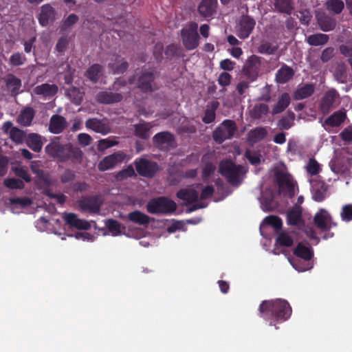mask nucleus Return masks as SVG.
Returning a JSON list of instances; mask_svg holds the SVG:
<instances>
[{"label":"nucleus","instance_id":"f704fd0d","mask_svg":"<svg viewBox=\"0 0 352 352\" xmlns=\"http://www.w3.org/2000/svg\"><path fill=\"white\" fill-rule=\"evenodd\" d=\"M103 67L98 63L93 64L86 71V77L93 83L98 82L102 76Z\"/></svg>","mask_w":352,"mask_h":352},{"label":"nucleus","instance_id":"5fc2aeb1","mask_svg":"<svg viewBox=\"0 0 352 352\" xmlns=\"http://www.w3.org/2000/svg\"><path fill=\"white\" fill-rule=\"evenodd\" d=\"M26 61L25 56L21 52L13 53L10 57V64L14 67L23 65Z\"/></svg>","mask_w":352,"mask_h":352},{"label":"nucleus","instance_id":"ea45409f","mask_svg":"<svg viewBox=\"0 0 352 352\" xmlns=\"http://www.w3.org/2000/svg\"><path fill=\"white\" fill-rule=\"evenodd\" d=\"M274 8L280 13L291 14L294 9L292 0H274Z\"/></svg>","mask_w":352,"mask_h":352},{"label":"nucleus","instance_id":"f03ea898","mask_svg":"<svg viewBox=\"0 0 352 352\" xmlns=\"http://www.w3.org/2000/svg\"><path fill=\"white\" fill-rule=\"evenodd\" d=\"M59 138H56L45 146L46 153L60 162L72 161L73 163H81L82 159V151L71 144H60Z\"/></svg>","mask_w":352,"mask_h":352},{"label":"nucleus","instance_id":"a878e982","mask_svg":"<svg viewBox=\"0 0 352 352\" xmlns=\"http://www.w3.org/2000/svg\"><path fill=\"white\" fill-rule=\"evenodd\" d=\"M346 118V112L342 110L334 112L328 117L323 123V126L338 127L340 126Z\"/></svg>","mask_w":352,"mask_h":352},{"label":"nucleus","instance_id":"052dcab7","mask_svg":"<svg viewBox=\"0 0 352 352\" xmlns=\"http://www.w3.org/2000/svg\"><path fill=\"white\" fill-rule=\"evenodd\" d=\"M340 217L342 221L346 222L352 221V204H346L342 206Z\"/></svg>","mask_w":352,"mask_h":352},{"label":"nucleus","instance_id":"6e6d98bb","mask_svg":"<svg viewBox=\"0 0 352 352\" xmlns=\"http://www.w3.org/2000/svg\"><path fill=\"white\" fill-rule=\"evenodd\" d=\"M105 225L109 231L111 232L113 236L118 235L121 233V224L118 221L113 219H109L106 221Z\"/></svg>","mask_w":352,"mask_h":352},{"label":"nucleus","instance_id":"dca6fc26","mask_svg":"<svg viewBox=\"0 0 352 352\" xmlns=\"http://www.w3.org/2000/svg\"><path fill=\"white\" fill-rule=\"evenodd\" d=\"M128 68V62L118 54H113L108 64L109 72L113 74H122Z\"/></svg>","mask_w":352,"mask_h":352},{"label":"nucleus","instance_id":"4be33fe9","mask_svg":"<svg viewBox=\"0 0 352 352\" xmlns=\"http://www.w3.org/2000/svg\"><path fill=\"white\" fill-rule=\"evenodd\" d=\"M316 19L318 26L322 31L329 32L336 28V21L333 16L323 13L317 15Z\"/></svg>","mask_w":352,"mask_h":352},{"label":"nucleus","instance_id":"a211bd4d","mask_svg":"<svg viewBox=\"0 0 352 352\" xmlns=\"http://www.w3.org/2000/svg\"><path fill=\"white\" fill-rule=\"evenodd\" d=\"M67 122L62 116L54 114L50 120L49 131L54 134H60L67 127Z\"/></svg>","mask_w":352,"mask_h":352},{"label":"nucleus","instance_id":"6ab92c4d","mask_svg":"<svg viewBox=\"0 0 352 352\" xmlns=\"http://www.w3.org/2000/svg\"><path fill=\"white\" fill-rule=\"evenodd\" d=\"M217 0H201L198 6V12L203 17L212 16L217 10Z\"/></svg>","mask_w":352,"mask_h":352},{"label":"nucleus","instance_id":"0eeeda50","mask_svg":"<svg viewBox=\"0 0 352 352\" xmlns=\"http://www.w3.org/2000/svg\"><path fill=\"white\" fill-rule=\"evenodd\" d=\"M133 164L138 174L146 178H153L160 170L157 162L143 157L136 158Z\"/></svg>","mask_w":352,"mask_h":352},{"label":"nucleus","instance_id":"0e129e2a","mask_svg":"<svg viewBox=\"0 0 352 352\" xmlns=\"http://www.w3.org/2000/svg\"><path fill=\"white\" fill-rule=\"evenodd\" d=\"M76 178V174L74 170L67 168L61 174L60 179L63 184H67L74 181Z\"/></svg>","mask_w":352,"mask_h":352},{"label":"nucleus","instance_id":"de8ad7c7","mask_svg":"<svg viewBox=\"0 0 352 352\" xmlns=\"http://www.w3.org/2000/svg\"><path fill=\"white\" fill-rule=\"evenodd\" d=\"M6 86L12 88V93L16 94L21 87V80L13 74H9L6 81Z\"/></svg>","mask_w":352,"mask_h":352},{"label":"nucleus","instance_id":"f257e3e1","mask_svg":"<svg viewBox=\"0 0 352 352\" xmlns=\"http://www.w3.org/2000/svg\"><path fill=\"white\" fill-rule=\"evenodd\" d=\"M258 311L261 318L265 320H270V326H274L278 329L276 322H282L288 320L292 310L287 300L277 298L263 300L258 307Z\"/></svg>","mask_w":352,"mask_h":352},{"label":"nucleus","instance_id":"412c9836","mask_svg":"<svg viewBox=\"0 0 352 352\" xmlns=\"http://www.w3.org/2000/svg\"><path fill=\"white\" fill-rule=\"evenodd\" d=\"M287 223L289 226L300 227L304 226L305 221L302 217V208L296 207L287 212Z\"/></svg>","mask_w":352,"mask_h":352},{"label":"nucleus","instance_id":"864d4df0","mask_svg":"<svg viewBox=\"0 0 352 352\" xmlns=\"http://www.w3.org/2000/svg\"><path fill=\"white\" fill-rule=\"evenodd\" d=\"M263 222L269 226L273 227L276 232L280 230L283 226V221L281 219L277 216H268L265 217Z\"/></svg>","mask_w":352,"mask_h":352},{"label":"nucleus","instance_id":"1a4fd4ad","mask_svg":"<svg viewBox=\"0 0 352 352\" xmlns=\"http://www.w3.org/2000/svg\"><path fill=\"white\" fill-rule=\"evenodd\" d=\"M156 71L155 69H142L138 78V88L144 93L154 91L153 83L155 80Z\"/></svg>","mask_w":352,"mask_h":352},{"label":"nucleus","instance_id":"6e6552de","mask_svg":"<svg viewBox=\"0 0 352 352\" xmlns=\"http://www.w3.org/2000/svg\"><path fill=\"white\" fill-rule=\"evenodd\" d=\"M153 142L161 151L173 149L177 146L174 134L169 131H162L156 133L153 138Z\"/></svg>","mask_w":352,"mask_h":352},{"label":"nucleus","instance_id":"b1692460","mask_svg":"<svg viewBox=\"0 0 352 352\" xmlns=\"http://www.w3.org/2000/svg\"><path fill=\"white\" fill-rule=\"evenodd\" d=\"M55 14L54 9L48 3L44 4L41 8V12L38 16L40 25L45 27L49 24L50 20L54 19Z\"/></svg>","mask_w":352,"mask_h":352},{"label":"nucleus","instance_id":"79ce46f5","mask_svg":"<svg viewBox=\"0 0 352 352\" xmlns=\"http://www.w3.org/2000/svg\"><path fill=\"white\" fill-rule=\"evenodd\" d=\"M294 244L293 238L284 231L278 233L275 240V245L280 247L290 248Z\"/></svg>","mask_w":352,"mask_h":352},{"label":"nucleus","instance_id":"69168bd1","mask_svg":"<svg viewBox=\"0 0 352 352\" xmlns=\"http://www.w3.org/2000/svg\"><path fill=\"white\" fill-rule=\"evenodd\" d=\"M136 174L132 165H129L126 168H123L118 173V177L121 179L133 177Z\"/></svg>","mask_w":352,"mask_h":352},{"label":"nucleus","instance_id":"bb28decb","mask_svg":"<svg viewBox=\"0 0 352 352\" xmlns=\"http://www.w3.org/2000/svg\"><path fill=\"white\" fill-rule=\"evenodd\" d=\"M177 198L188 204L194 203L198 200L199 193L192 188H185L180 189L176 194Z\"/></svg>","mask_w":352,"mask_h":352},{"label":"nucleus","instance_id":"e433bc0d","mask_svg":"<svg viewBox=\"0 0 352 352\" xmlns=\"http://www.w3.org/2000/svg\"><path fill=\"white\" fill-rule=\"evenodd\" d=\"M290 96L287 93H283L272 109V114L276 115L283 112L290 104Z\"/></svg>","mask_w":352,"mask_h":352},{"label":"nucleus","instance_id":"e2e57ef3","mask_svg":"<svg viewBox=\"0 0 352 352\" xmlns=\"http://www.w3.org/2000/svg\"><path fill=\"white\" fill-rule=\"evenodd\" d=\"M10 204L12 205L19 204L21 207H27L32 204V200L29 197H12L9 199Z\"/></svg>","mask_w":352,"mask_h":352},{"label":"nucleus","instance_id":"603ef678","mask_svg":"<svg viewBox=\"0 0 352 352\" xmlns=\"http://www.w3.org/2000/svg\"><path fill=\"white\" fill-rule=\"evenodd\" d=\"M3 184L9 189H20L22 190L25 188V184L23 181L16 178H7L3 181Z\"/></svg>","mask_w":352,"mask_h":352},{"label":"nucleus","instance_id":"a18cd8bd","mask_svg":"<svg viewBox=\"0 0 352 352\" xmlns=\"http://www.w3.org/2000/svg\"><path fill=\"white\" fill-rule=\"evenodd\" d=\"M325 5L327 9L335 14H340L344 8V3L342 0H328Z\"/></svg>","mask_w":352,"mask_h":352},{"label":"nucleus","instance_id":"c756f323","mask_svg":"<svg viewBox=\"0 0 352 352\" xmlns=\"http://www.w3.org/2000/svg\"><path fill=\"white\" fill-rule=\"evenodd\" d=\"M25 143L33 151L38 153L41 151L43 142L42 137L38 133H30L25 139Z\"/></svg>","mask_w":352,"mask_h":352},{"label":"nucleus","instance_id":"473e14b6","mask_svg":"<svg viewBox=\"0 0 352 352\" xmlns=\"http://www.w3.org/2000/svg\"><path fill=\"white\" fill-rule=\"evenodd\" d=\"M267 131L264 127H256L250 131L248 133V142L251 144L257 143L267 136Z\"/></svg>","mask_w":352,"mask_h":352},{"label":"nucleus","instance_id":"7ed1b4c3","mask_svg":"<svg viewBox=\"0 0 352 352\" xmlns=\"http://www.w3.org/2000/svg\"><path fill=\"white\" fill-rule=\"evenodd\" d=\"M219 172L229 184L238 186L242 181L244 168L241 165L235 164L231 160H224L219 163Z\"/></svg>","mask_w":352,"mask_h":352},{"label":"nucleus","instance_id":"37998d69","mask_svg":"<svg viewBox=\"0 0 352 352\" xmlns=\"http://www.w3.org/2000/svg\"><path fill=\"white\" fill-rule=\"evenodd\" d=\"M276 180L280 187L287 186L289 192L294 194V186L289 180L288 175L283 172H278L275 175Z\"/></svg>","mask_w":352,"mask_h":352},{"label":"nucleus","instance_id":"2f4dec72","mask_svg":"<svg viewBox=\"0 0 352 352\" xmlns=\"http://www.w3.org/2000/svg\"><path fill=\"white\" fill-rule=\"evenodd\" d=\"M151 128L152 125L149 122L142 121L134 125V134L140 139L148 140L151 135Z\"/></svg>","mask_w":352,"mask_h":352},{"label":"nucleus","instance_id":"680f3d73","mask_svg":"<svg viewBox=\"0 0 352 352\" xmlns=\"http://www.w3.org/2000/svg\"><path fill=\"white\" fill-rule=\"evenodd\" d=\"M320 170V167L319 163L314 158L310 159L307 166V173L311 175H316Z\"/></svg>","mask_w":352,"mask_h":352},{"label":"nucleus","instance_id":"f8f14e48","mask_svg":"<svg viewBox=\"0 0 352 352\" xmlns=\"http://www.w3.org/2000/svg\"><path fill=\"white\" fill-rule=\"evenodd\" d=\"M255 25L256 21L252 17L248 15L242 16L238 24L237 36L241 39L248 38Z\"/></svg>","mask_w":352,"mask_h":352},{"label":"nucleus","instance_id":"4c0bfd02","mask_svg":"<svg viewBox=\"0 0 352 352\" xmlns=\"http://www.w3.org/2000/svg\"><path fill=\"white\" fill-rule=\"evenodd\" d=\"M269 112V107L266 104L259 103L254 105L250 110V114L253 119H261L266 116Z\"/></svg>","mask_w":352,"mask_h":352},{"label":"nucleus","instance_id":"338daca9","mask_svg":"<svg viewBox=\"0 0 352 352\" xmlns=\"http://www.w3.org/2000/svg\"><path fill=\"white\" fill-rule=\"evenodd\" d=\"M14 173L15 175L23 179L26 182H30L31 181V177L30 174L28 173V171L26 168L25 167H19V168H15L14 169Z\"/></svg>","mask_w":352,"mask_h":352},{"label":"nucleus","instance_id":"09e8293b","mask_svg":"<svg viewBox=\"0 0 352 352\" xmlns=\"http://www.w3.org/2000/svg\"><path fill=\"white\" fill-rule=\"evenodd\" d=\"M10 138L16 144H22L26 139L25 132L19 128L13 127L10 131Z\"/></svg>","mask_w":352,"mask_h":352},{"label":"nucleus","instance_id":"5701e85b","mask_svg":"<svg viewBox=\"0 0 352 352\" xmlns=\"http://www.w3.org/2000/svg\"><path fill=\"white\" fill-rule=\"evenodd\" d=\"M331 170L338 174H346L351 166V162L346 157H337L330 163Z\"/></svg>","mask_w":352,"mask_h":352},{"label":"nucleus","instance_id":"f3484780","mask_svg":"<svg viewBox=\"0 0 352 352\" xmlns=\"http://www.w3.org/2000/svg\"><path fill=\"white\" fill-rule=\"evenodd\" d=\"M312 198L318 202L322 201L325 197L328 186L324 182L318 179L311 181Z\"/></svg>","mask_w":352,"mask_h":352},{"label":"nucleus","instance_id":"72a5a7b5","mask_svg":"<svg viewBox=\"0 0 352 352\" xmlns=\"http://www.w3.org/2000/svg\"><path fill=\"white\" fill-rule=\"evenodd\" d=\"M294 254L305 261H310L314 256V251L311 248L307 247L302 243H298L294 250Z\"/></svg>","mask_w":352,"mask_h":352},{"label":"nucleus","instance_id":"c03bdc74","mask_svg":"<svg viewBox=\"0 0 352 352\" xmlns=\"http://www.w3.org/2000/svg\"><path fill=\"white\" fill-rule=\"evenodd\" d=\"M218 107V102H213L210 108H207L205 111L202 121L205 124H210L213 122L216 118V109Z\"/></svg>","mask_w":352,"mask_h":352},{"label":"nucleus","instance_id":"2eb2a0df","mask_svg":"<svg viewBox=\"0 0 352 352\" xmlns=\"http://www.w3.org/2000/svg\"><path fill=\"white\" fill-rule=\"evenodd\" d=\"M338 98L339 94L336 89L327 91L322 96L319 104L321 113L324 115L329 113Z\"/></svg>","mask_w":352,"mask_h":352},{"label":"nucleus","instance_id":"49530a36","mask_svg":"<svg viewBox=\"0 0 352 352\" xmlns=\"http://www.w3.org/2000/svg\"><path fill=\"white\" fill-rule=\"evenodd\" d=\"M295 115L293 112L289 111L287 115L283 116L278 122V126L280 129L287 130L293 124Z\"/></svg>","mask_w":352,"mask_h":352},{"label":"nucleus","instance_id":"a19ab883","mask_svg":"<svg viewBox=\"0 0 352 352\" xmlns=\"http://www.w3.org/2000/svg\"><path fill=\"white\" fill-rule=\"evenodd\" d=\"M335 79L340 83L344 84L348 81L347 67L344 63L338 64L333 72Z\"/></svg>","mask_w":352,"mask_h":352},{"label":"nucleus","instance_id":"393cba45","mask_svg":"<svg viewBox=\"0 0 352 352\" xmlns=\"http://www.w3.org/2000/svg\"><path fill=\"white\" fill-rule=\"evenodd\" d=\"M85 126L87 129L103 135H106L110 131L109 126L98 118L88 119L85 122Z\"/></svg>","mask_w":352,"mask_h":352},{"label":"nucleus","instance_id":"13d9d810","mask_svg":"<svg viewBox=\"0 0 352 352\" xmlns=\"http://www.w3.org/2000/svg\"><path fill=\"white\" fill-rule=\"evenodd\" d=\"M69 37L66 35L62 36L57 41L55 47L56 50L60 54H63L66 51L69 45Z\"/></svg>","mask_w":352,"mask_h":352},{"label":"nucleus","instance_id":"3c124183","mask_svg":"<svg viewBox=\"0 0 352 352\" xmlns=\"http://www.w3.org/2000/svg\"><path fill=\"white\" fill-rule=\"evenodd\" d=\"M67 96L69 98L71 101L75 104H80L83 100L82 93L80 92L79 89L76 87H72L67 91Z\"/></svg>","mask_w":352,"mask_h":352},{"label":"nucleus","instance_id":"4468645a","mask_svg":"<svg viewBox=\"0 0 352 352\" xmlns=\"http://www.w3.org/2000/svg\"><path fill=\"white\" fill-rule=\"evenodd\" d=\"M102 204V201L98 196H87L78 201L82 211L91 213H98Z\"/></svg>","mask_w":352,"mask_h":352},{"label":"nucleus","instance_id":"aec40b11","mask_svg":"<svg viewBox=\"0 0 352 352\" xmlns=\"http://www.w3.org/2000/svg\"><path fill=\"white\" fill-rule=\"evenodd\" d=\"M97 102L101 104L117 103L123 99V96L119 93H113L107 91H100L96 94Z\"/></svg>","mask_w":352,"mask_h":352},{"label":"nucleus","instance_id":"cd10ccee","mask_svg":"<svg viewBox=\"0 0 352 352\" xmlns=\"http://www.w3.org/2000/svg\"><path fill=\"white\" fill-rule=\"evenodd\" d=\"M294 76V69L288 65L283 64L276 72V81L279 84H285L290 80Z\"/></svg>","mask_w":352,"mask_h":352},{"label":"nucleus","instance_id":"39448f33","mask_svg":"<svg viewBox=\"0 0 352 352\" xmlns=\"http://www.w3.org/2000/svg\"><path fill=\"white\" fill-rule=\"evenodd\" d=\"M237 130L236 123L232 120H225L212 132L213 140L217 144L233 138Z\"/></svg>","mask_w":352,"mask_h":352},{"label":"nucleus","instance_id":"58836bf2","mask_svg":"<svg viewBox=\"0 0 352 352\" xmlns=\"http://www.w3.org/2000/svg\"><path fill=\"white\" fill-rule=\"evenodd\" d=\"M329 37L327 34L318 33L309 35L307 38V42L311 46L324 45L329 41Z\"/></svg>","mask_w":352,"mask_h":352},{"label":"nucleus","instance_id":"9b49d317","mask_svg":"<svg viewBox=\"0 0 352 352\" xmlns=\"http://www.w3.org/2000/svg\"><path fill=\"white\" fill-rule=\"evenodd\" d=\"M315 226L322 231H327L332 226H336L337 223L333 222L330 214L324 209H320L314 217Z\"/></svg>","mask_w":352,"mask_h":352},{"label":"nucleus","instance_id":"7c9ffc66","mask_svg":"<svg viewBox=\"0 0 352 352\" xmlns=\"http://www.w3.org/2000/svg\"><path fill=\"white\" fill-rule=\"evenodd\" d=\"M34 92L36 95H41L45 98L52 97L58 92V87L56 85H50L48 83H43L41 85L36 86L34 89Z\"/></svg>","mask_w":352,"mask_h":352},{"label":"nucleus","instance_id":"774afa93","mask_svg":"<svg viewBox=\"0 0 352 352\" xmlns=\"http://www.w3.org/2000/svg\"><path fill=\"white\" fill-rule=\"evenodd\" d=\"M340 52L344 57L348 58V63H352V47L347 45H340L339 47Z\"/></svg>","mask_w":352,"mask_h":352},{"label":"nucleus","instance_id":"423d86ee","mask_svg":"<svg viewBox=\"0 0 352 352\" xmlns=\"http://www.w3.org/2000/svg\"><path fill=\"white\" fill-rule=\"evenodd\" d=\"M147 211L151 214L170 213L174 212L177 206L175 201L164 197H160L150 200L146 206Z\"/></svg>","mask_w":352,"mask_h":352},{"label":"nucleus","instance_id":"9d476101","mask_svg":"<svg viewBox=\"0 0 352 352\" xmlns=\"http://www.w3.org/2000/svg\"><path fill=\"white\" fill-rule=\"evenodd\" d=\"M261 61L258 57L253 55L245 62L243 68V73L250 82H253L258 76Z\"/></svg>","mask_w":352,"mask_h":352},{"label":"nucleus","instance_id":"4d7b16f0","mask_svg":"<svg viewBox=\"0 0 352 352\" xmlns=\"http://www.w3.org/2000/svg\"><path fill=\"white\" fill-rule=\"evenodd\" d=\"M277 49L278 47L276 45H274L269 42H265L259 45L258 52L261 54L270 55L274 54Z\"/></svg>","mask_w":352,"mask_h":352},{"label":"nucleus","instance_id":"bf43d9fd","mask_svg":"<svg viewBox=\"0 0 352 352\" xmlns=\"http://www.w3.org/2000/svg\"><path fill=\"white\" fill-rule=\"evenodd\" d=\"M216 170V166L212 162H207L205 164L202 169V179L204 182H206L212 174Z\"/></svg>","mask_w":352,"mask_h":352},{"label":"nucleus","instance_id":"ddd939ff","mask_svg":"<svg viewBox=\"0 0 352 352\" xmlns=\"http://www.w3.org/2000/svg\"><path fill=\"white\" fill-rule=\"evenodd\" d=\"M126 155L122 151H118L104 157L98 164V168L100 171H105L114 168L118 164L122 163Z\"/></svg>","mask_w":352,"mask_h":352},{"label":"nucleus","instance_id":"c85d7f7f","mask_svg":"<svg viewBox=\"0 0 352 352\" xmlns=\"http://www.w3.org/2000/svg\"><path fill=\"white\" fill-rule=\"evenodd\" d=\"M315 87L311 83H306L298 87L293 94L294 100H300L307 98L314 93Z\"/></svg>","mask_w":352,"mask_h":352},{"label":"nucleus","instance_id":"20e7f679","mask_svg":"<svg viewBox=\"0 0 352 352\" xmlns=\"http://www.w3.org/2000/svg\"><path fill=\"white\" fill-rule=\"evenodd\" d=\"M198 25L190 22L181 30V38L184 47L188 50L196 49L199 44V35L197 32Z\"/></svg>","mask_w":352,"mask_h":352},{"label":"nucleus","instance_id":"c9c22d12","mask_svg":"<svg viewBox=\"0 0 352 352\" xmlns=\"http://www.w3.org/2000/svg\"><path fill=\"white\" fill-rule=\"evenodd\" d=\"M127 219L129 221L140 226L148 225L150 222L149 217L139 210H134L129 212L127 215Z\"/></svg>","mask_w":352,"mask_h":352},{"label":"nucleus","instance_id":"8fccbe9b","mask_svg":"<svg viewBox=\"0 0 352 352\" xmlns=\"http://www.w3.org/2000/svg\"><path fill=\"white\" fill-rule=\"evenodd\" d=\"M34 118V111L32 109L23 111L19 117V122L23 126H29Z\"/></svg>","mask_w":352,"mask_h":352}]
</instances>
